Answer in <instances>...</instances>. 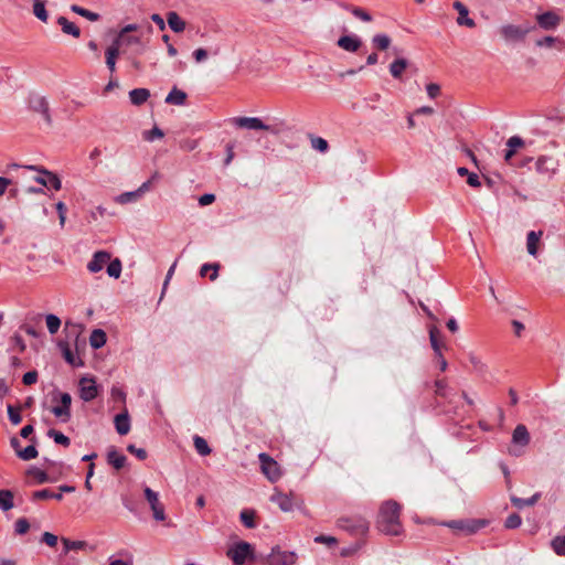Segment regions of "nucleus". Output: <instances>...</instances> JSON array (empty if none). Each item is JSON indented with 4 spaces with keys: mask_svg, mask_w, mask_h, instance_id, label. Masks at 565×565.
Here are the masks:
<instances>
[{
    "mask_svg": "<svg viewBox=\"0 0 565 565\" xmlns=\"http://www.w3.org/2000/svg\"><path fill=\"white\" fill-rule=\"evenodd\" d=\"M401 504L395 500L384 501L379 509L376 516V529L391 536H399L404 533L401 522Z\"/></svg>",
    "mask_w": 565,
    "mask_h": 565,
    "instance_id": "1",
    "label": "nucleus"
},
{
    "mask_svg": "<svg viewBox=\"0 0 565 565\" xmlns=\"http://www.w3.org/2000/svg\"><path fill=\"white\" fill-rule=\"evenodd\" d=\"M337 526L354 537L365 536L370 529L369 521L361 515L342 516L337 521Z\"/></svg>",
    "mask_w": 565,
    "mask_h": 565,
    "instance_id": "2",
    "label": "nucleus"
},
{
    "mask_svg": "<svg viewBox=\"0 0 565 565\" xmlns=\"http://www.w3.org/2000/svg\"><path fill=\"white\" fill-rule=\"evenodd\" d=\"M226 555L232 559L233 565H244L247 559L254 558V548L252 544L241 541L231 546Z\"/></svg>",
    "mask_w": 565,
    "mask_h": 565,
    "instance_id": "3",
    "label": "nucleus"
},
{
    "mask_svg": "<svg viewBox=\"0 0 565 565\" xmlns=\"http://www.w3.org/2000/svg\"><path fill=\"white\" fill-rule=\"evenodd\" d=\"M535 29L534 25L504 24L500 28V34L505 42H522L526 35Z\"/></svg>",
    "mask_w": 565,
    "mask_h": 565,
    "instance_id": "4",
    "label": "nucleus"
},
{
    "mask_svg": "<svg viewBox=\"0 0 565 565\" xmlns=\"http://www.w3.org/2000/svg\"><path fill=\"white\" fill-rule=\"evenodd\" d=\"M258 459L260 462L262 472L269 481L276 482L281 477L278 462L266 452H260L258 455Z\"/></svg>",
    "mask_w": 565,
    "mask_h": 565,
    "instance_id": "5",
    "label": "nucleus"
},
{
    "mask_svg": "<svg viewBox=\"0 0 565 565\" xmlns=\"http://www.w3.org/2000/svg\"><path fill=\"white\" fill-rule=\"evenodd\" d=\"M142 36H143V32H141L139 35H135V34H130V35H126V36L117 35L113 40V43L116 44L119 49L122 45H125V46L139 45L140 50H135L134 52L136 53V55H141L147 51L148 44H149V39L148 38L143 39Z\"/></svg>",
    "mask_w": 565,
    "mask_h": 565,
    "instance_id": "6",
    "label": "nucleus"
},
{
    "mask_svg": "<svg viewBox=\"0 0 565 565\" xmlns=\"http://www.w3.org/2000/svg\"><path fill=\"white\" fill-rule=\"evenodd\" d=\"M233 124L238 128H245L250 130H267L271 134H278L279 130L270 125H266L258 117H235L232 119Z\"/></svg>",
    "mask_w": 565,
    "mask_h": 565,
    "instance_id": "7",
    "label": "nucleus"
},
{
    "mask_svg": "<svg viewBox=\"0 0 565 565\" xmlns=\"http://www.w3.org/2000/svg\"><path fill=\"white\" fill-rule=\"evenodd\" d=\"M29 107L32 111L40 114L49 126L52 125L50 105L44 96L31 95L29 97Z\"/></svg>",
    "mask_w": 565,
    "mask_h": 565,
    "instance_id": "8",
    "label": "nucleus"
},
{
    "mask_svg": "<svg viewBox=\"0 0 565 565\" xmlns=\"http://www.w3.org/2000/svg\"><path fill=\"white\" fill-rule=\"evenodd\" d=\"M270 501L276 503L284 512H291L296 507L299 505V503H301V501L298 502L297 498L291 492L284 493L277 489L271 494Z\"/></svg>",
    "mask_w": 565,
    "mask_h": 565,
    "instance_id": "9",
    "label": "nucleus"
},
{
    "mask_svg": "<svg viewBox=\"0 0 565 565\" xmlns=\"http://www.w3.org/2000/svg\"><path fill=\"white\" fill-rule=\"evenodd\" d=\"M143 492H145V498L148 501V503L152 510L154 520H157V521L166 520L164 507L159 501V494L156 491H153L152 489H150L149 487H146Z\"/></svg>",
    "mask_w": 565,
    "mask_h": 565,
    "instance_id": "10",
    "label": "nucleus"
},
{
    "mask_svg": "<svg viewBox=\"0 0 565 565\" xmlns=\"http://www.w3.org/2000/svg\"><path fill=\"white\" fill-rule=\"evenodd\" d=\"M297 556L294 552L281 551L279 546H276L268 555L267 562L269 565H294Z\"/></svg>",
    "mask_w": 565,
    "mask_h": 565,
    "instance_id": "11",
    "label": "nucleus"
},
{
    "mask_svg": "<svg viewBox=\"0 0 565 565\" xmlns=\"http://www.w3.org/2000/svg\"><path fill=\"white\" fill-rule=\"evenodd\" d=\"M28 168L31 170H36L42 173V175L35 178V181L40 183L42 186L51 188L54 189L55 191L61 190L62 182L55 173L47 171L45 169H39L34 166H30Z\"/></svg>",
    "mask_w": 565,
    "mask_h": 565,
    "instance_id": "12",
    "label": "nucleus"
},
{
    "mask_svg": "<svg viewBox=\"0 0 565 565\" xmlns=\"http://www.w3.org/2000/svg\"><path fill=\"white\" fill-rule=\"evenodd\" d=\"M562 18L554 11H546L540 14H536V22L539 26L545 31L555 30L559 23Z\"/></svg>",
    "mask_w": 565,
    "mask_h": 565,
    "instance_id": "13",
    "label": "nucleus"
},
{
    "mask_svg": "<svg viewBox=\"0 0 565 565\" xmlns=\"http://www.w3.org/2000/svg\"><path fill=\"white\" fill-rule=\"evenodd\" d=\"M98 395V388L94 379L83 377L79 381V396L84 402H90Z\"/></svg>",
    "mask_w": 565,
    "mask_h": 565,
    "instance_id": "14",
    "label": "nucleus"
},
{
    "mask_svg": "<svg viewBox=\"0 0 565 565\" xmlns=\"http://www.w3.org/2000/svg\"><path fill=\"white\" fill-rule=\"evenodd\" d=\"M434 387H435L434 394H435L436 399L438 397H440L448 404L452 403V399L455 398L456 393L454 392L452 388H450L448 386L446 379H437L434 382Z\"/></svg>",
    "mask_w": 565,
    "mask_h": 565,
    "instance_id": "15",
    "label": "nucleus"
},
{
    "mask_svg": "<svg viewBox=\"0 0 565 565\" xmlns=\"http://www.w3.org/2000/svg\"><path fill=\"white\" fill-rule=\"evenodd\" d=\"M110 253L106 250H98L93 255V258L87 264V269L90 273H98L100 271L104 266L110 260Z\"/></svg>",
    "mask_w": 565,
    "mask_h": 565,
    "instance_id": "16",
    "label": "nucleus"
},
{
    "mask_svg": "<svg viewBox=\"0 0 565 565\" xmlns=\"http://www.w3.org/2000/svg\"><path fill=\"white\" fill-rule=\"evenodd\" d=\"M446 525L452 530L471 534L481 529L482 523L477 521L466 522L462 520H454L447 522Z\"/></svg>",
    "mask_w": 565,
    "mask_h": 565,
    "instance_id": "17",
    "label": "nucleus"
},
{
    "mask_svg": "<svg viewBox=\"0 0 565 565\" xmlns=\"http://www.w3.org/2000/svg\"><path fill=\"white\" fill-rule=\"evenodd\" d=\"M337 45L347 52H358L362 46V41L356 35H343L337 41Z\"/></svg>",
    "mask_w": 565,
    "mask_h": 565,
    "instance_id": "18",
    "label": "nucleus"
},
{
    "mask_svg": "<svg viewBox=\"0 0 565 565\" xmlns=\"http://www.w3.org/2000/svg\"><path fill=\"white\" fill-rule=\"evenodd\" d=\"M454 9L458 11V18L457 23L459 25H465L468 28H475L476 22L473 19L469 18V10L468 8L460 1H455L452 4Z\"/></svg>",
    "mask_w": 565,
    "mask_h": 565,
    "instance_id": "19",
    "label": "nucleus"
},
{
    "mask_svg": "<svg viewBox=\"0 0 565 565\" xmlns=\"http://www.w3.org/2000/svg\"><path fill=\"white\" fill-rule=\"evenodd\" d=\"M530 434L525 425L519 424L512 434V443L522 447L530 444Z\"/></svg>",
    "mask_w": 565,
    "mask_h": 565,
    "instance_id": "20",
    "label": "nucleus"
},
{
    "mask_svg": "<svg viewBox=\"0 0 565 565\" xmlns=\"http://www.w3.org/2000/svg\"><path fill=\"white\" fill-rule=\"evenodd\" d=\"M116 431L120 435H127L130 430V418L127 409L117 414L114 419Z\"/></svg>",
    "mask_w": 565,
    "mask_h": 565,
    "instance_id": "21",
    "label": "nucleus"
},
{
    "mask_svg": "<svg viewBox=\"0 0 565 565\" xmlns=\"http://www.w3.org/2000/svg\"><path fill=\"white\" fill-rule=\"evenodd\" d=\"M536 171L542 174H553L556 170L555 162L552 158L541 156L535 162Z\"/></svg>",
    "mask_w": 565,
    "mask_h": 565,
    "instance_id": "22",
    "label": "nucleus"
},
{
    "mask_svg": "<svg viewBox=\"0 0 565 565\" xmlns=\"http://www.w3.org/2000/svg\"><path fill=\"white\" fill-rule=\"evenodd\" d=\"M535 45L537 47H556L558 51L565 50V41L557 36L546 35L542 39L536 40Z\"/></svg>",
    "mask_w": 565,
    "mask_h": 565,
    "instance_id": "23",
    "label": "nucleus"
},
{
    "mask_svg": "<svg viewBox=\"0 0 565 565\" xmlns=\"http://www.w3.org/2000/svg\"><path fill=\"white\" fill-rule=\"evenodd\" d=\"M167 23L175 33L183 32L186 26L185 21L175 11H169L167 13Z\"/></svg>",
    "mask_w": 565,
    "mask_h": 565,
    "instance_id": "24",
    "label": "nucleus"
},
{
    "mask_svg": "<svg viewBox=\"0 0 565 565\" xmlns=\"http://www.w3.org/2000/svg\"><path fill=\"white\" fill-rule=\"evenodd\" d=\"M127 458L125 455L117 451L115 447L109 448L107 452V462L113 466L116 470H120L125 467Z\"/></svg>",
    "mask_w": 565,
    "mask_h": 565,
    "instance_id": "25",
    "label": "nucleus"
},
{
    "mask_svg": "<svg viewBox=\"0 0 565 565\" xmlns=\"http://www.w3.org/2000/svg\"><path fill=\"white\" fill-rule=\"evenodd\" d=\"M543 235L542 231H531L526 236V249L531 256H536L539 252V244Z\"/></svg>",
    "mask_w": 565,
    "mask_h": 565,
    "instance_id": "26",
    "label": "nucleus"
},
{
    "mask_svg": "<svg viewBox=\"0 0 565 565\" xmlns=\"http://www.w3.org/2000/svg\"><path fill=\"white\" fill-rule=\"evenodd\" d=\"M150 97L148 88H134L129 92L130 103L135 106L143 105Z\"/></svg>",
    "mask_w": 565,
    "mask_h": 565,
    "instance_id": "27",
    "label": "nucleus"
},
{
    "mask_svg": "<svg viewBox=\"0 0 565 565\" xmlns=\"http://www.w3.org/2000/svg\"><path fill=\"white\" fill-rule=\"evenodd\" d=\"M119 54L120 49L114 43H111L105 52L106 65L111 74L116 71V61Z\"/></svg>",
    "mask_w": 565,
    "mask_h": 565,
    "instance_id": "28",
    "label": "nucleus"
},
{
    "mask_svg": "<svg viewBox=\"0 0 565 565\" xmlns=\"http://www.w3.org/2000/svg\"><path fill=\"white\" fill-rule=\"evenodd\" d=\"M186 97L188 95L185 92L177 87H173L171 92L167 95L164 102L169 105L182 106L185 104Z\"/></svg>",
    "mask_w": 565,
    "mask_h": 565,
    "instance_id": "29",
    "label": "nucleus"
},
{
    "mask_svg": "<svg viewBox=\"0 0 565 565\" xmlns=\"http://www.w3.org/2000/svg\"><path fill=\"white\" fill-rule=\"evenodd\" d=\"M57 24L61 26L63 33L72 35L76 39L81 36L79 28L73 22L68 21L65 17H58Z\"/></svg>",
    "mask_w": 565,
    "mask_h": 565,
    "instance_id": "30",
    "label": "nucleus"
},
{
    "mask_svg": "<svg viewBox=\"0 0 565 565\" xmlns=\"http://www.w3.org/2000/svg\"><path fill=\"white\" fill-rule=\"evenodd\" d=\"M441 332L436 326L429 327V341L430 345L435 352V355H440L441 352Z\"/></svg>",
    "mask_w": 565,
    "mask_h": 565,
    "instance_id": "31",
    "label": "nucleus"
},
{
    "mask_svg": "<svg viewBox=\"0 0 565 565\" xmlns=\"http://www.w3.org/2000/svg\"><path fill=\"white\" fill-rule=\"evenodd\" d=\"M540 498H541V493L540 492L534 493L529 499H522V498L512 495L511 497V502H512L513 507H515L518 509H523L524 507H532V505H534L540 500Z\"/></svg>",
    "mask_w": 565,
    "mask_h": 565,
    "instance_id": "32",
    "label": "nucleus"
},
{
    "mask_svg": "<svg viewBox=\"0 0 565 565\" xmlns=\"http://www.w3.org/2000/svg\"><path fill=\"white\" fill-rule=\"evenodd\" d=\"M107 341V335L104 330L95 329L90 333L89 343L93 349H99L105 345Z\"/></svg>",
    "mask_w": 565,
    "mask_h": 565,
    "instance_id": "33",
    "label": "nucleus"
},
{
    "mask_svg": "<svg viewBox=\"0 0 565 565\" xmlns=\"http://www.w3.org/2000/svg\"><path fill=\"white\" fill-rule=\"evenodd\" d=\"M147 32L148 34H150L152 32V26L151 24L147 23L145 28H142L141 25L139 24H136V23H131V24H127L125 25L124 28L120 29V31L118 32L117 35H122V36H126V35H130V33L132 32Z\"/></svg>",
    "mask_w": 565,
    "mask_h": 565,
    "instance_id": "34",
    "label": "nucleus"
},
{
    "mask_svg": "<svg viewBox=\"0 0 565 565\" xmlns=\"http://www.w3.org/2000/svg\"><path fill=\"white\" fill-rule=\"evenodd\" d=\"M61 349H62L63 356H64L65 361L70 365H72L74 367H79V366L84 365L83 360L78 356H75V354L73 353V351L70 349V347L67 344L61 345Z\"/></svg>",
    "mask_w": 565,
    "mask_h": 565,
    "instance_id": "35",
    "label": "nucleus"
},
{
    "mask_svg": "<svg viewBox=\"0 0 565 565\" xmlns=\"http://www.w3.org/2000/svg\"><path fill=\"white\" fill-rule=\"evenodd\" d=\"M407 65H408V62L405 58L394 60L390 65L391 75L394 78H399L402 76L403 72L406 70Z\"/></svg>",
    "mask_w": 565,
    "mask_h": 565,
    "instance_id": "36",
    "label": "nucleus"
},
{
    "mask_svg": "<svg viewBox=\"0 0 565 565\" xmlns=\"http://www.w3.org/2000/svg\"><path fill=\"white\" fill-rule=\"evenodd\" d=\"M13 492L11 490H0V509L9 511L14 507Z\"/></svg>",
    "mask_w": 565,
    "mask_h": 565,
    "instance_id": "37",
    "label": "nucleus"
},
{
    "mask_svg": "<svg viewBox=\"0 0 565 565\" xmlns=\"http://www.w3.org/2000/svg\"><path fill=\"white\" fill-rule=\"evenodd\" d=\"M33 1V14L42 22H47L49 13L45 9L44 0H32Z\"/></svg>",
    "mask_w": 565,
    "mask_h": 565,
    "instance_id": "38",
    "label": "nucleus"
},
{
    "mask_svg": "<svg viewBox=\"0 0 565 565\" xmlns=\"http://www.w3.org/2000/svg\"><path fill=\"white\" fill-rule=\"evenodd\" d=\"M33 500H46V499H55L57 501L63 499V494L61 492H53L50 489H42L33 492Z\"/></svg>",
    "mask_w": 565,
    "mask_h": 565,
    "instance_id": "39",
    "label": "nucleus"
},
{
    "mask_svg": "<svg viewBox=\"0 0 565 565\" xmlns=\"http://www.w3.org/2000/svg\"><path fill=\"white\" fill-rule=\"evenodd\" d=\"M193 444H194L195 450L201 456H207L212 451V449L207 445V441L203 437H201V436L195 435L193 437Z\"/></svg>",
    "mask_w": 565,
    "mask_h": 565,
    "instance_id": "40",
    "label": "nucleus"
},
{
    "mask_svg": "<svg viewBox=\"0 0 565 565\" xmlns=\"http://www.w3.org/2000/svg\"><path fill=\"white\" fill-rule=\"evenodd\" d=\"M71 10H72L74 13H76V14H78V15H81V17H84V18H86L87 20L93 21V22H94V21H98V20H99V18H100V15H99L98 13L93 12V11H90V10H87V9H85V8H83V7L77 6V4H72V6H71Z\"/></svg>",
    "mask_w": 565,
    "mask_h": 565,
    "instance_id": "41",
    "label": "nucleus"
},
{
    "mask_svg": "<svg viewBox=\"0 0 565 565\" xmlns=\"http://www.w3.org/2000/svg\"><path fill=\"white\" fill-rule=\"evenodd\" d=\"M239 518H241V521L242 523L247 527V529H254L256 527V522H255V511L254 510H243L239 514Z\"/></svg>",
    "mask_w": 565,
    "mask_h": 565,
    "instance_id": "42",
    "label": "nucleus"
},
{
    "mask_svg": "<svg viewBox=\"0 0 565 565\" xmlns=\"http://www.w3.org/2000/svg\"><path fill=\"white\" fill-rule=\"evenodd\" d=\"M47 436L53 438V440L58 444V445H62L64 447H68L71 445V439L65 436L63 433L56 430V429H49L47 431Z\"/></svg>",
    "mask_w": 565,
    "mask_h": 565,
    "instance_id": "43",
    "label": "nucleus"
},
{
    "mask_svg": "<svg viewBox=\"0 0 565 565\" xmlns=\"http://www.w3.org/2000/svg\"><path fill=\"white\" fill-rule=\"evenodd\" d=\"M62 543L64 546V553L67 554L70 551L82 550L86 546L85 541H72L70 539H62Z\"/></svg>",
    "mask_w": 565,
    "mask_h": 565,
    "instance_id": "44",
    "label": "nucleus"
},
{
    "mask_svg": "<svg viewBox=\"0 0 565 565\" xmlns=\"http://www.w3.org/2000/svg\"><path fill=\"white\" fill-rule=\"evenodd\" d=\"M45 320L49 332L51 334H55L61 327V319L57 316L50 313L46 316Z\"/></svg>",
    "mask_w": 565,
    "mask_h": 565,
    "instance_id": "45",
    "label": "nucleus"
},
{
    "mask_svg": "<svg viewBox=\"0 0 565 565\" xmlns=\"http://www.w3.org/2000/svg\"><path fill=\"white\" fill-rule=\"evenodd\" d=\"M551 546L557 555L565 556V535L555 536L551 542Z\"/></svg>",
    "mask_w": 565,
    "mask_h": 565,
    "instance_id": "46",
    "label": "nucleus"
},
{
    "mask_svg": "<svg viewBox=\"0 0 565 565\" xmlns=\"http://www.w3.org/2000/svg\"><path fill=\"white\" fill-rule=\"evenodd\" d=\"M18 457L28 461L38 457V450L34 445H30L22 450H18Z\"/></svg>",
    "mask_w": 565,
    "mask_h": 565,
    "instance_id": "47",
    "label": "nucleus"
},
{
    "mask_svg": "<svg viewBox=\"0 0 565 565\" xmlns=\"http://www.w3.org/2000/svg\"><path fill=\"white\" fill-rule=\"evenodd\" d=\"M121 262L116 258L111 262H109L108 266H107V274L113 277V278H119L120 277V274H121Z\"/></svg>",
    "mask_w": 565,
    "mask_h": 565,
    "instance_id": "48",
    "label": "nucleus"
},
{
    "mask_svg": "<svg viewBox=\"0 0 565 565\" xmlns=\"http://www.w3.org/2000/svg\"><path fill=\"white\" fill-rule=\"evenodd\" d=\"M218 269H220L218 264H204L200 269V275L202 277H205L207 275L209 270H212V274L210 275V280L213 281L217 278Z\"/></svg>",
    "mask_w": 565,
    "mask_h": 565,
    "instance_id": "49",
    "label": "nucleus"
},
{
    "mask_svg": "<svg viewBox=\"0 0 565 565\" xmlns=\"http://www.w3.org/2000/svg\"><path fill=\"white\" fill-rule=\"evenodd\" d=\"M51 412L55 415V417L60 418L62 423H67L71 419V411L65 409L61 405L53 406Z\"/></svg>",
    "mask_w": 565,
    "mask_h": 565,
    "instance_id": "50",
    "label": "nucleus"
},
{
    "mask_svg": "<svg viewBox=\"0 0 565 565\" xmlns=\"http://www.w3.org/2000/svg\"><path fill=\"white\" fill-rule=\"evenodd\" d=\"M28 475L34 477L36 479L38 483H45L49 481L47 473L44 470L36 468V467L30 468L28 470Z\"/></svg>",
    "mask_w": 565,
    "mask_h": 565,
    "instance_id": "51",
    "label": "nucleus"
},
{
    "mask_svg": "<svg viewBox=\"0 0 565 565\" xmlns=\"http://www.w3.org/2000/svg\"><path fill=\"white\" fill-rule=\"evenodd\" d=\"M373 43L379 50H386L391 44V39L386 34H376L373 36Z\"/></svg>",
    "mask_w": 565,
    "mask_h": 565,
    "instance_id": "52",
    "label": "nucleus"
},
{
    "mask_svg": "<svg viewBox=\"0 0 565 565\" xmlns=\"http://www.w3.org/2000/svg\"><path fill=\"white\" fill-rule=\"evenodd\" d=\"M29 529H30V523H29L28 519H25V518H20L14 523V533L17 535L25 534L29 531Z\"/></svg>",
    "mask_w": 565,
    "mask_h": 565,
    "instance_id": "53",
    "label": "nucleus"
},
{
    "mask_svg": "<svg viewBox=\"0 0 565 565\" xmlns=\"http://www.w3.org/2000/svg\"><path fill=\"white\" fill-rule=\"evenodd\" d=\"M347 9H349L351 11V13L355 18H358V19H360V20H362L364 22H371L372 21L371 14L369 12H366L362 8H359V7H351V8H349V7H347Z\"/></svg>",
    "mask_w": 565,
    "mask_h": 565,
    "instance_id": "54",
    "label": "nucleus"
},
{
    "mask_svg": "<svg viewBox=\"0 0 565 565\" xmlns=\"http://www.w3.org/2000/svg\"><path fill=\"white\" fill-rule=\"evenodd\" d=\"M521 524L522 519L518 513L510 514L504 521V526L511 530L520 527Z\"/></svg>",
    "mask_w": 565,
    "mask_h": 565,
    "instance_id": "55",
    "label": "nucleus"
},
{
    "mask_svg": "<svg viewBox=\"0 0 565 565\" xmlns=\"http://www.w3.org/2000/svg\"><path fill=\"white\" fill-rule=\"evenodd\" d=\"M21 407H13L12 405H8V416L10 422L13 425H19L22 420V416L20 414Z\"/></svg>",
    "mask_w": 565,
    "mask_h": 565,
    "instance_id": "56",
    "label": "nucleus"
},
{
    "mask_svg": "<svg viewBox=\"0 0 565 565\" xmlns=\"http://www.w3.org/2000/svg\"><path fill=\"white\" fill-rule=\"evenodd\" d=\"M140 198V194L139 192L136 190V191H131V192H125V193H121L118 198H117V201L121 204H126V203H129V202H132V201H136L137 199Z\"/></svg>",
    "mask_w": 565,
    "mask_h": 565,
    "instance_id": "57",
    "label": "nucleus"
},
{
    "mask_svg": "<svg viewBox=\"0 0 565 565\" xmlns=\"http://www.w3.org/2000/svg\"><path fill=\"white\" fill-rule=\"evenodd\" d=\"M507 146L508 148L516 152L519 148H522L524 146V140L519 136H512L508 139Z\"/></svg>",
    "mask_w": 565,
    "mask_h": 565,
    "instance_id": "58",
    "label": "nucleus"
},
{
    "mask_svg": "<svg viewBox=\"0 0 565 565\" xmlns=\"http://www.w3.org/2000/svg\"><path fill=\"white\" fill-rule=\"evenodd\" d=\"M312 147L320 152H326L329 148L328 141L321 137H316L311 140Z\"/></svg>",
    "mask_w": 565,
    "mask_h": 565,
    "instance_id": "59",
    "label": "nucleus"
},
{
    "mask_svg": "<svg viewBox=\"0 0 565 565\" xmlns=\"http://www.w3.org/2000/svg\"><path fill=\"white\" fill-rule=\"evenodd\" d=\"M127 450L131 454V455H135L139 460H145L148 456L146 449L143 448H138L136 447L135 445L130 444L127 446Z\"/></svg>",
    "mask_w": 565,
    "mask_h": 565,
    "instance_id": "60",
    "label": "nucleus"
},
{
    "mask_svg": "<svg viewBox=\"0 0 565 565\" xmlns=\"http://www.w3.org/2000/svg\"><path fill=\"white\" fill-rule=\"evenodd\" d=\"M163 136V131L157 126L145 132V139L148 141H153L156 138H162Z\"/></svg>",
    "mask_w": 565,
    "mask_h": 565,
    "instance_id": "61",
    "label": "nucleus"
},
{
    "mask_svg": "<svg viewBox=\"0 0 565 565\" xmlns=\"http://www.w3.org/2000/svg\"><path fill=\"white\" fill-rule=\"evenodd\" d=\"M38 377L39 374L36 371H29L23 375L22 382L24 385H32L38 382Z\"/></svg>",
    "mask_w": 565,
    "mask_h": 565,
    "instance_id": "62",
    "label": "nucleus"
},
{
    "mask_svg": "<svg viewBox=\"0 0 565 565\" xmlns=\"http://www.w3.org/2000/svg\"><path fill=\"white\" fill-rule=\"evenodd\" d=\"M316 543L327 544V545H335L338 543V540L334 536L329 535H318L313 540Z\"/></svg>",
    "mask_w": 565,
    "mask_h": 565,
    "instance_id": "63",
    "label": "nucleus"
},
{
    "mask_svg": "<svg viewBox=\"0 0 565 565\" xmlns=\"http://www.w3.org/2000/svg\"><path fill=\"white\" fill-rule=\"evenodd\" d=\"M42 542L51 547H54L57 543V536L50 532H44L42 535Z\"/></svg>",
    "mask_w": 565,
    "mask_h": 565,
    "instance_id": "64",
    "label": "nucleus"
}]
</instances>
